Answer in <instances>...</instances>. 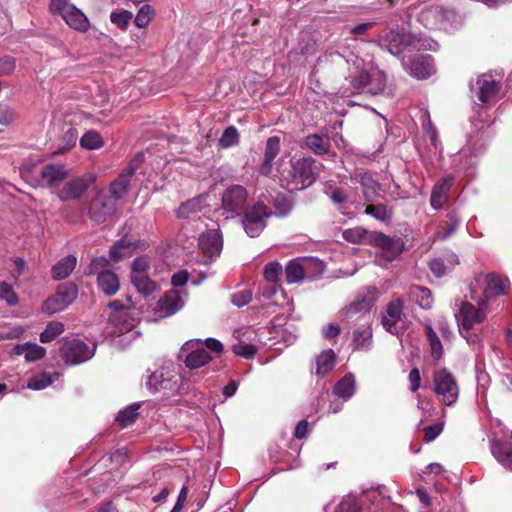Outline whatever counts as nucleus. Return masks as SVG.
Listing matches in <instances>:
<instances>
[{
    "label": "nucleus",
    "instance_id": "obj_1",
    "mask_svg": "<svg viewBox=\"0 0 512 512\" xmlns=\"http://www.w3.org/2000/svg\"><path fill=\"white\" fill-rule=\"evenodd\" d=\"M333 61L337 64L345 63L348 66L349 75L346 80L349 81V88L341 92V99L354 94L379 95L386 88V74L374 66L372 63H366L360 57L350 53L344 57L340 53L331 54Z\"/></svg>",
    "mask_w": 512,
    "mask_h": 512
},
{
    "label": "nucleus",
    "instance_id": "obj_2",
    "mask_svg": "<svg viewBox=\"0 0 512 512\" xmlns=\"http://www.w3.org/2000/svg\"><path fill=\"white\" fill-rule=\"evenodd\" d=\"M379 291L375 287H368L366 294L359 296L355 301L341 310L346 319L363 320L360 328L353 332L352 345L355 350H369L372 345V329L370 310L377 300Z\"/></svg>",
    "mask_w": 512,
    "mask_h": 512
},
{
    "label": "nucleus",
    "instance_id": "obj_3",
    "mask_svg": "<svg viewBox=\"0 0 512 512\" xmlns=\"http://www.w3.org/2000/svg\"><path fill=\"white\" fill-rule=\"evenodd\" d=\"M376 42L380 48L396 57L402 55L406 50H436L438 47V43L432 39L406 33L398 25L385 28L379 33Z\"/></svg>",
    "mask_w": 512,
    "mask_h": 512
},
{
    "label": "nucleus",
    "instance_id": "obj_4",
    "mask_svg": "<svg viewBox=\"0 0 512 512\" xmlns=\"http://www.w3.org/2000/svg\"><path fill=\"white\" fill-rule=\"evenodd\" d=\"M491 134L488 128L473 123L472 130L468 133L466 147L452 157V167L458 171H464L468 177L475 175V161L473 158L481 155L486 150Z\"/></svg>",
    "mask_w": 512,
    "mask_h": 512
},
{
    "label": "nucleus",
    "instance_id": "obj_5",
    "mask_svg": "<svg viewBox=\"0 0 512 512\" xmlns=\"http://www.w3.org/2000/svg\"><path fill=\"white\" fill-rule=\"evenodd\" d=\"M312 165L313 160L308 157L288 163L281 158L278 173L282 186L290 191L302 190L310 186L314 182Z\"/></svg>",
    "mask_w": 512,
    "mask_h": 512
},
{
    "label": "nucleus",
    "instance_id": "obj_6",
    "mask_svg": "<svg viewBox=\"0 0 512 512\" xmlns=\"http://www.w3.org/2000/svg\"><path fill=\"white\" fill-rule=\"evenodd\" d=\"M108 307L113 310L109 316L110 333L113 335H127L128 339H132L137 332L134 331V319L130 317L129 310L134 307V303L130 296H126L125 303L121 300H113L109 302Z\"/></svg>",
    "mask_w": 512,
    "mask_h": 512
},
{
    "label": "nucleus",
    "instance_id": "obj_7",
    "mask_svg": "<svg viewBox=\"0 0 512 512\" xmlns=\"http://www.w3.org/2000/svg\"><path fill=\"white\" fill-rule=\"evenodd\" d=\"M501 84L492 75L479 76L474 85H471L472 97L477 108L494 106L501 98Z\"/></svg>",
    "mask_w": 512,
    "mask_h": 512
},
{
    "label": "nucleus",
    "instance_id": "obj_8",
    "mask_svg": "<svg viewBox=\"0 0 512 512\" xmlns=\"http://www.w3.org/2000/svg\"><path fill=\"white\" fill-rule=\"evenodd\" d=\"M109 260L104 257L94 258L88 266L85 274H97V284L99 289L107 296L116 294L120 288L119 278L115 272L108 269Z\"/></svg>",
    "mask_w": 512,
    "mask_h": 512
},
{
    "label": "nucleus",
    "instance_id": "obj_9",
    "mask_svg": "<svg viewBox=\"0 0 512 512\" xmlns=\"http://www.w3.org/2000/svg\"><path fill=\"white\" fill-rule=\"evenodd\" d=\"M432 390L446 406L454 405L459 396V386L454 375L446 368L434 371Z\"/></svg>",
    "mask_w": 512,
    "mask_h": 512
},
{
    "label": "nucleus",
    "instance_id": "obj_10",
    "mask_svg": "<svg viewBox=\"0 0 512 512\" xmlns=\"http://www.w3.org/2000/svg\"><path fill=\"white\" fill-rule=\"evenodd\" d=\"M471 299L476 300L477 307L466 301H456L454 305L455 317L458 323V329L473 328L474 325L484 321L487 315L486 304L480 299L471 295Z\"/></svg>",
    "mask_w": 512,
    "mask_h": 512
},
{
    "label": "nucleus",
    "instance_id": "obj_11",
    "mask_svg": "<svg viewBox=\"0 0 512 512\" xmlns=\"http://www.w3.org/2000/svg\"><path fill=\"white\" fill-rule=\"evenodd\" d=\"M178 384L177 365L169 360L164 361L159 369L147 376L146 387L153 391L173 390Z\"/></svg>",
    "mask_w": 512,
    "mask_h": 512
},
{
    "label": "nucleus",
    "instance_id": "obj_12",
    "mask_svg": "<svg viewBox=\"0 0 512 512\" xmlns=\"http://www.w3.org/2000/svg\"><path fill=\"white\" fill-rule=\"evenodd\" d=\"M248 192L242 185H230L222 194L220 212L226 219L239 216L245 207Z\"/></svg>",
    "mask_w": 512,
    "mask_h": 512
},
{
    "label": "nucleus",
    "instance_id": "obj_13",
    "mask_svg": "<svg viewBox=\"0 0 512 512\" xmlns=\"http://www.w3.org/2000/svg\"><path fill=\"white\" fill-rule=\"evenodd\" d=\"M355 392V377L348 373L335 383L332 393L328 395L330 402L328 413L336 414L341 411L344 404L354 396Z\"/></svg>",
    "mask_w": 512,
    "mask_h": 512
},
{
    "label": "nucleus",
    "instance_id": "obj_14",
    "mask_svg": "<svg viewBox=\"0 0 512 512\" xmlns=\"http://www.w3.org/2000/svg\"><path fill=\"white\" fill-rule=\"evenodd\" d=\"M273 212L262 202H257L248 207L242 216V226L249 237H257L264 230L266 220Z\"/></svg>",
    "mask_w": 512,
    "mask_h": 512
},
{
    "label": "nucleus",
    "instance_id": "obj_15",
    "mask_svg": "<svg viewBox=\"0 0 512 512\" xmlns=\"http://www.w3.org/2000/svg\"><path fill=\"white\" fill-rule=\"evenodd\" d=\"M179 358L190 370L201 368L212 360V356L204 347L203 342L198 339L185 342L180 350Z\"/></svg>",
    "mask_w": 512,
    "mask_h": 512
},
{
    "label": "nucleus",
    "instance_id": "obj_16",
    "mask_svg": "<svg viewBox=\"0 0 512 512\" xmlns=\"http://www.w3.org/2000/svg\"><path fill=\"white\" fill-rule=\"evenodd\" d=\"M78 290L72 283H63L57 287L55 294L43 303L44 313L52 315L65 310L77 297Z\"/></svg>",
    "mask_w": 512,
    "mask_h": 512
},
{
    "label": "nucleus",
    "instance_id": "obj_17",
    "mask_svg": "<svg viewBox=\"0 0 512 512\" xmlns=\"http://www.w3.org/2000/svg\"><path fill=\"white\" fill-rule=\"evenodd\" d=\"M95 349V345L88 346L82 340L72 339L64 342L60 353L66 364L78 365L91 359Z\"/></svg>",
    "mask_w": 512,
    "mask_h": 512
},
{
    "label": "nucleus",
    "instance_id": "obj_18",
    "mask_svg": "<svg viewBox=\"0 0 512 512\" xmlns=\"http://www.w3.org/2000/svg\"><path fill=\"white\" fill-rule=\"evenodd\" d=\"M95 181L96 175L93 173H87L82 177L68 181L59 190L58 197L61 201L79 199Z\"/></svg>",
    "mask_w": 512,
    "mask_h": 512
},
{
    "label": "nucleus",
    "instance_id": "obj_19",
    "mask_svg": "<svg viewBox=\"0 0 512 512\" xmlns=\"http://www.w3.org/2000/svg\"><path fill=\"white\" fill-rule=\"evenodd\" d=\"M403 68L414 78L427 79L435 73L434 59L430 55H420L401 60Z\"/></svg>",
    "mask_w": 512,
    "mask_h": 512
},
{
    "label": "nucleus",
    "instance_id": "obj_20",
    "mask_svg": "<svg viewBox=\"0 0 512 512\" xmlns=\"http://www.w3.org/2000/svg\"><path fill=\"white\" fill-rule=\"evenodd\" d=\"M186 300L185 289H171L158 300V310L163 317L171 316L183 308Z\"/></svg>",
    "mask_w": 512,
    "mask_h": 512
},
{
    "label": "nucleus",
    "instance_id": "obj_21",
    "mask_svg": "<svg viewBox=\"0 0 512 512\" xmlns=\"http://www.w3.org/2000/svg\"><path fill=\"white\" fill-rule=\"evenodd\" d=\"M443 5L437 3H424L419 7L416 15L417 21L427 29L438 30Z\"/></svg>",
    "mask_w": 512,
    "mask_h": 512
},
{
    "label": "nucleus",
    "instance_id": "obj_22",
    "mask_svg": "<svg viewBox=\"0 0 512 512\" xmlns=\"http://www.w3.org/2000/svg\"><path fill=\"white\" fill-rule=\"evenodd\" d=\"M454 181V176L447 175L434 184L430 195V206L433 210H440L443 208L449 199V193Z\"/></svg>",
    "mask_w": 512,
    "mask_h": 512
},
{
    "label": "nucleus",
    "instance_id": "obj_23",
    "mask_svg": "<svg viewBox=\"0 0 512 512\" xmlns=\"http://www.w3.org/2000/svg\"><path fill=\"white\" fill-rule=\"evenodd\" d=\"M403 312V303L400 299L391 301L385 310L382 318V325L386 331L392 335H399L402 333V327L398 325L401 320Z\"/></svg>",
    "mask_w": 512,
    "mask_h": 512
},
{
    "label": "nucleus",
    "instance_id": "obj_24",
    "mask_svg": "<svg viewBox=\"0 0 512 512\" xmlns=\"http://www.w3.org/2000/svg\"><path fill=\"white\" fill-rule=\"evenodd\" d=\"M198 245L205 256L209 258L218 256L223 248V239L220 231L218 229H211L202 233Z\"/></svg>",
    "mask_w": 512,
    "mask_h": 512
},
{
    "label": "nucleus",
    "instance_id": "obj_25",
    "mask_svg": "<svg viewBox=\"0 0 512 512\" xmlns=\"http://www.w3.org/2000/svg\"><path fill=\"white\" fill-rule=\"evenodd\" d=\"M115 201L111 198H106L102 193H100L91 203L89 208V216L90 218L97 222L101 223L106 220V218L112 215L115 211Z\"/></svg>",
    "mask_w": 512,
    "mask_h": 512
},
{
    "label": "nucleus",
    "instance_id": "obj_26",
    "mask_svg": "<svg viewBox=\"0 0 512 512\" xmlns=\"http://www.w3.org/2000/svg\"><path fill=\"white\" fill-rule=\"evenodd\" d=\"M485 287L482 297L479 299L487 305L493 298L506 293V282L494 273L487 274L484 278Z\"/></svg>",
    "mask_w": 512,
    "mask_h": 512
},
{
    "label": "nucleus",
    "instance_id": "obj_27",
    "mask_svg": "<svg viewBox=\"0 0 512 512\" xmlns=\"http://www.w3.org/2000/svg\"><path fill=\"white\" fill-rule=\"evenodd\" d=\"M280 151V138L278 136L269 137L266 141L264 159L260 165L259 172L264 176L271 174L273 162Z\"/></svg>",
    "mask_w": 512,
    "mask_h": 512
},
{
    "label": "nucleus",
    "instance_id": "obj_28",
    "mask_svg": "<svg viewBox=\"0 0 512 512\" xmlns=\"http://www.w3.org/2000/svg\"><path fill=\"white\" fill-rule=\"evenodd\" d=\"M59 16H61L66 24L74 30L85 32L90 26L87 16L75 5L68 7V9L62 12Z\"/></svg>",
    "mask_w": 512,
    "mask_h": 512
},
{
    "label": "nucleus",
    "instance_id": "obj_29",
    "mask_svg": "<svg viewBox=\"0 0 512 512\" xmlns=\"http://www.w3.org/2000/svg\"><path fill=\"white\" fill-rule=\"evenodd\" d=\"M444 13H441L438 30L454 32L464 25V16L449 6H443Z\"/></svg>",
    "mask_w": 512,
    "mask_h": 512
},
{
    "label": "nucleus",
    "instance_id": "obj_30",
    "mask_svg": "<svg viewBox=\"0 0 512 512\" xmlns=\"http://www.w3.org/2000/svg\"><path fill=\"white\" fill-rule=\"evenodd\" d=\"M375 243L388 254L389 258L399 256L404 250V241L400 237H390L383 233H377L374 237Z\"/></svg>",
    "mask_w": 512,
    "mask_h": 512
},
{
    "label": "nucleus",
    "instance_id": "obj_31",
    "mask_svg": "<svg viewBox=\"0 0 512 512\" xmlns=\"http://www.w3.org/2000/svg\"><path fill=\"white\" fill-rule=\"evenodd\" d=\"M46 354V349L37 343L25 342L13 347L11 355L24 356L26 362H36L42 359Z\"/></svg>",
    "mask_w": 512,
    "mask_h": 512
},
{
    "label": "nucleus",
    "instance_id": "obj_32",
    "mask_svg": "<svg viewBox=\"0 0 512 512\" xmlns=\"http://www.w3.org/2000/svg\"><path fill=\"white\" fill-rule=\"evenodd\" d=\"M459 263L458 257L454 253L447 254L445 257L434 258L429 262L431 272L437 278L448 274L455 265Z\"/></svg>",
    "mask_w": 512,
    "mask_h": 512
},
{
    "label": "nucleus",
    "instance_id": "obj_33",
    "mask_svg": "<svg viewBox=\"0 0 512 512\" xmlns=\"http://www.w3.org/2000/svg\"><path fill=\"white\" fill-rule=\"evenodd\" d=\"M135 172V166L131 164L127 170H125L116 180H114L110 187L109 191L111 194V199L115 202L121 199L127 191V186L129 184L131 176Z\"/></svg>",
    "mask_w": 512,
    "mask_h": 512
},
{
    "label": "nucleus",
    "instance_id": "obj_34",
    "mask_svg": "<svg viewBox=\"0 0 512 512\" xmlns=\"http://www.w3.org/2000/svg\"><path fill=\"white\" fill-rule=\"evenodd\" d=\"M491 453L503 467L512 469L511 444L494 439L491 441Z\"/></svg>",
    "mask_w": 512,
    "mask_h": 512
},
{
    "label": "nucleus",
    "instance_id": "obj_35",
    "mask_svg": "<svg viewBox=\"0 0 512 512\" xmlns=\"http://www.w3.org/2000/svg\"><path fill=\"white\" fill-rule=\"evenodd\" d=\"M357 179L362 187L365 200L368 202L374 201L379 196L380 183L369 173H360L357 175Z\"/></svg>",
    "mask_w": 512,
    "mask_h": 512
},
{
    "label": "nucleus",
    "instance_id": "obj_36",
    "mask_svg": "<svg viewBox=\"0 0 512 512\" xmlns=\"http://www.w3.org/2000/svg\"><path fill=\"white\" fill-rule=\"evenodd\" d=\"M77 258L74 255H68L60 259L51 269V275L54 280H63L67 278L75 269Z\"/></svg>",
    "mask_w": 512,
    "mask_h": 512
},
{
    "label": "nucleus",
    "instance_id": "obj_37",
    "mask_svg": "<svg viewBox=\"0 0 512 512\" xmlns=\"http://www.w3.org/2000/svg\"><path fill=\"white\" fill-rule=\"evenodd\" d=\"M409 296L424 310H430L433 307L432 291L427 287L413 285L409 288Z\"/></svg>",
    "mask_w": 512,
    "mask_h": 512
},
{
    "label": "nucleus",
    "instance_id": "obj_38",
    "mask_svg": "<svg viewBox=\"0 0 512 512\" xmlns=\"http://www.w3.org/2000/svg\"><path fill=\"white\" fill-rule=\"evenodd\" d=\"M369 500V495L359 497L348 495L337 505L334 512H364V504Z\"/></svg>",
    "mask_w": 512,
    "mask_h": 512
},
{
    "label": "nucleus",
    "instance_id": "obj_39",
    "mask_svg": "<svg viewBox=\"0 0 512 512\" xmlns=\"http://www.w3.org/2000/svg\"><path fill=\"white\" fill-rule=\"evenodd\" d=\"M206 205V196L200 195L183 203L177 210L179 218H191L201 212Z\"/></svg>",
    "mask_w": 512,
    "mask_h": 512
},
{
    "label": "nucleus",
    "instance_id": "obj_40",
    "mask_svg": "<svg viewBox=\"0 0 512 512\" xmlns=\"http://www.w3.org/2000/svg\"><path fill=\"white\" fill-rule=\"evenodd\" d=\"M422 129L426 137L430 140L431 144L435 149L441 151L442 144L439 138L438 130L431 120V116L428 110L421 112Z\"/></svg>",
    "mask_w": 512,
    "mask_h": 512
},
{
    "label": "nucleus",
    "instance_id": "obj_41",
    "mask_svg": "<svg viewBox=\"0 0 512 512\" xmlns=\"http://www.w3.org/2000/svg\"><path fill=\"white\" fill-rule=\"evenodd\" d=\"M261 295L265 300L269 301L270 304L276 306H283L285 303H287L286 297L280 284L266 283L263 287H261Z\"/></svg>",
    "mask_w": 512,
    "mask_h": 512
},
{
    "label": "nucleus",
    "instance_id": "obj_42",
    "mask_svg": "<svg viewBox=\"0 0 512 512\" xmlns=\"http://www.w3.org/2000/svg\"><path fill=\"white\" fill-rule=\"evenodd\" d=\"M135 249L134 243L128 238H122L110 250V257L114 262L130 257Z\"/></svg>",
    "mask_w": 512,
    "mask_h": 512
},
{
    "label": "nucleus",
    "instance_id": "obj_43",
    "mask_svg": "<svg viewBox=\"0 0 512 512\" xmlns=\"http://www.w3.org/2000/svg\"><path fill=\"white\" fill-rule=\"evenodd\" d=\"M424 328L427 340L429 342L430 348H431V356L434 360H439L443 356V346L442 343L437 336L436 332L434 331L432 327V323L430 320H426L424 322Z\"/></svg>",
    "mask_w": 512,
    "mask_h": 512
},
{
    "label": "nucleus",
    "instance_id": "obj_44",
    "mask_svg": "<svg viewBox=\"0 0 512 512\" xmlns=\"http://www.w3.org/2000/svg\"><path fill=\"white\" fill-rule=\"evenodd\" d=\"M59 376L60 374L57 372H42L30 378L26 387L31 390H43L50 386L55 380H57Z\"/></svg>",
    "mask_w": 512,
    "mask_h": 512
},
{
    "label": "nucleus",
    "instance_id": "obj_45",
    "mask_svg": "<svg viewBox=\"0 0 512 512\" xmlns=\"http://www.w3.org/2000/svg\"><path fill=\"white\" fill-rule=\"evenodd\" d=\"M43 180L51 185L54 182L60 181L64 179L67 175V170L63 165L60 164H50L42 168L40 172Z\"/></svg>",
    "mask_w": 512,
    "mask_h": 512
},
{
    "label": "nucleus",
    "instance_id": "obj_46",
    "mask_svg": "<svg viewBox=\"0 0 512 512\" xmlns=\"http://www.w3.org/2000/svg\"><path fill=\"white\" fill-rule=\"evenodd\" d=\"M131 282L133 286L136 288L137 292L142 295L144 298L149 297L158 289V285L155 281L150 279L148 275L131 278Z\"/></svg>",
    "mask_w": 512,
    "mask_h": 512
},
{
    "label": "nucleus",
    "instance_id": "obj_47",
    "mask_svg": "<svg viewBox=\"0 0 512 512\" xmlns=\"http://www.w3.org/2000/svg\"><path fill=\"white\" fill-rule=\"evenodd\" d=\"M364 213L381 222L389 223L393 217L392 208L385 204L368 205Z\"/></svg>",
    "mask_w": 512,
    "mask_h": 512
},
{
    "label": "nucleus",
    "instance_id": "obj_48",
    "mask_svg": "<svg viewBox=\"0 0 512 512\" xmlns=\"http://www.w3.org/2000/svg\"><path fill=\"white\" fill-rule=\"evenodd\" d=\"M285 279L288 284L299 283L306 279L297 258L290 260L285 268Z\"/></svg>",
    "mask_w": 512,
    "mask_h": 512
},
{
    "label": "nucleus",
    "instance_id": "obj_49",
    "mask_svg": "<svg viewBox=\"0 0 512 512\" xmlns=\"http://www.w3.org/2000/svg\"><path fill=\"white\" fill-rule=\"evenodd\" d=\"M64 332V325L59 321L49 322L44 331L41 332L39 339L41 343H50Z\"/></svg>",
    "mask_w": 512,
    "mask_h": 512
},
{
    "label": "nucleus",
    "instance_id": "obj_50",
    "mask_svg": "<svg viewBox=\"0 0 512 512\" xmlns=\"http://www.w3.org/2000/svg\"><path fill=\"white\" fill-rule=\"evenodd\" d=\"M299 264L306 278L313 277L320 272V260L315 257H298Z\"/></svg>",
    "mask_w": 512,
    "mask_h": 512
},
{
    "label": "nucleus",
    "instance_id": "obj_51",
    "mask_svg": "<svg viewBox=\"0 0 512 512\" xmlns=\"http://www.w3.org/2000/svg\"><path fill=\"white\" fill-rule=\"evenodd\" d=\"M80 145L87 150L99 149L103 146V139L96 131H88L80 138Z\"/></svg>",
    "mask_w": 512,
    "mask_h": 512
},
{
    "label": "nucleus",
    "instance_id": "obj_52",
    "mask_svg": "<svg viewBox=\"0 0 512 512\" xmlns=\"http://www.w3.org/2000/svg\"><path fill=\"white\" fill-rule=\"evenodd\" d=\"M282 273V266L276 261L266 264L263 271L265 281L270 284H279Z\"/></svg>",
    "mask_w": 512,
    "mask_h": 512
},
{
    "label": "nucleus",
    "instance_id": "obj_53",
    "mask_svg": "<svg viewBox=\"0 0 512 512\" xmlns=\"http://www.w3.org/2000/svg\"><path fill=\"white\" fill-rule=\"evenodd\" d=\"M239 143V133L234 126L227 127L219 138V146L227 149Z\"/></svg>",
    "mask_w": 512,
    "mask_h": 512
},
{
    "label": "nucleus",
    "instance_id": "obj_54",
    "mask_svg": "<svg viewBox=\"0 0 512 512\" xmlns=\"http://www.w3.org/2000/svg\"><path fill=\"white\" fill-rule=\"evenodd\" d=\"M132 18L133 13L125 9L113 11L110 14V21L122 30L127 29Z\"/></svg>",
    "mask_w": 512,
    "mask_h": 512
},
{
    "label": "nucleus",
    "instance_id": "obj_55",
    "mask_svg": "<svg viewBox=\"0 0 512 512\" xmlns=\"http://www.w3.org/2000/svg\"><path fill=\"white\" fill-rule=\"evenodd\" d=\"M138 408V405H132L125 408L124 410L119 411L116 416V421L119 423L121 427L129 426L136 420L138 416Z\"/></svg>",
    "mask_w": 512,
    "mask_h": 512
},
{
    "label": "nucleus",
    "instance_id": "obj_56",
    "mask_svg": "<svg viewBox=\"0 0 512 512\" xmlns=\"http://www.w3.org/2000/svg\"><path fill=\"white\" fill-rule=\"evenodd\" d=\"M150 268V262L147 256H141L131 264V278L142 277L148 275L147 272Z\"/></svg>",
    "mask_w": 512,
    "mask_h": 512
},
{
    "label": "nucleus",
    "instance_id": "obj_57",
    "mask_svg": "<svg viewBox=\"0 0 512 512\" xmlns=\"http://www.w3.org/2000/svg\"><path fill=\"white\" fill-rule=\"evenodd\" d=\"M153 15V7L151 5L145 4L139 9L137 15L135 16L134 23L137 27L144 28L150 23Z\"/></svg>",
    "mask_w": 512,
    "mask_h": 512
},
{
    "label": "nucleus",
    "instance_id": "obj_58",
    "mask_svg": "<svg viewBox=\"0 0 512 512\" xmlns=\"http://www.w3.org/2000/svg\"><path fill=\"white\" fill-rule=\"evenodd\" d=\"M460 335L465 338L468 345L471 346L474 350H478L482 348V339L480 335L473 331V328L466 329H458Z\"/></svg>",
    "mask_w": 512,
    "mask_h": 512
},
{
    "label": "nucleus",
    "instance_id": "obj_59",
    "mask_svg": "<svg viewBox=\"0 0 512 512\" xmlns=\"http://www.w3.org/2000/svg\"><path fill=\"white\" fill-rule=\"evenodd\" d=\"M342 237L353 244L361 243L366 237V231L361 227L346 229L342 232Z\"/></svg>",
    "mask_w": 512,
    "mask_h": 512
},
{
    "label": "nucleus",
    "instance_id": "obj_60",
    "mask_svg": "<svg viewBox=\"0 0 512 512\" xmlns=\"http://www.w3.org/2000/svg\"><path fill=\"white\" fill-rule=\"evenodd\" d=\"M232 351L238 356L251 359L255 356L257 348L255 345L240 342L233 345Z\"/></svg>",
    "mask_w": 512,
    "mask_h": 512
},
{
    "label": "nucleus",
    "instance_id": "obj_61",
    "mask_svg": "<svg viewBox=\"0 0 512 512\" xmlns=\"http://www.w3.org/2000/svg\"><path fill=\"white\" fill-rule=\"evenodd\" d=\"M0 299L5 300L10 306L18 303L17 295L13 291L12 287L5 282H0Z\"/></svg>",
    "mask_w": 512,
    "mask_h": 512
},
{
    "label": "nucleus",
    "instance_id": "obj_62",
    "mask_svg": "<svg viewBox=\"0 0 512 512\" xmlns=\"http://www.w3.org/2000/svg\"><path fill=\"white\" fill-rule=\"evenodd\" d=\"M252 299V292L249 289L236 292L231 296V302L237 307L247 305Z\"/></svg>",
    "mask_w": 512,
    "mask_h": 512
},
{
    "label": "nucleus",
    "instance_id": "obj_63",
    "mask_svg": "<svg viewBox=\"0 0 512 512\" xmlns=\"http://www.w3.org/2000/svg\"><path fill=\"white\" fill-rule=\"evenodd\" d=\"M335 352L332 349L322 351V375L330 372L335 366Z\"/></svg>",
    "mask_w": 512,
    "mask_h": 512
},
{
    "label": "nucleus",
    "instance_id": "obj_64",
    "mask_svg": "<svg viewBox=\"0 0 512 512\" xmlns=\"http://www.w3.org/2000/svg\"><path fill=\"white\" fill-rule=\"evenodd\" d=\"M73 5L70 0H51L49 10L54 15H60Z\"/></svg>",
    "mask_w": 512,
    "mask_h": 512
}]
</instances>
